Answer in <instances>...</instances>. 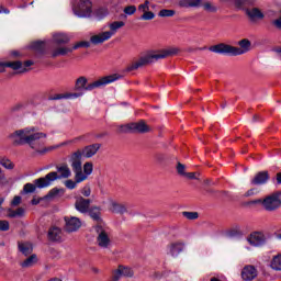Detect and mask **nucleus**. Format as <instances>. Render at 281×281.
<instances>
[{
    "instance_id": "f257e3e1",
    "label": "nucleus",
    "mask_w": 281,
    "mask_h": 281,
    "mask_svg": "<svg viewBox=\"0 0 281 281\" xmlns=\"http://www.w3.org/2000/svg\"><path fill=\"white\" fill-rule=\"evenodd\" d=\"M45 137H47V134L36 131V127L18 130L10 135V138L15 146H23V144H27V146L35 150V153H38V155H45V153L49 150L48 148L41 149L45 144L42 139H45Z\"/></svg>"
},
{
    "instance_id": "f03ea898",
    "label": "nucleus",
    "mask_w": 281,
    "mask_h": 281,
    "mask_svg": "<svg viewBox=\"0 0 281 281\" xmlns=\"http://www.w3.org/2000/svg\"><path fill=\"white\" fill-rule=\"evenodd\" d=\"M181 49L179 47H169L167 49L159 50L155 54H149L144 57H140L137 61L133 63L126 68V71H135L139 69V67H144L146 65H150L153 63H157V60H161L164 58H168V56H177Z\"/></svg>"
},
{
    "instance_id": "7ed1b4c3",
    "label": "nucleus",
    "mask_w": 281,
    "mask_h": 281,
    "mask_svg": "<svg viewBox=\"0 0 281 281\" xmlns=\"http://www.w3.org/2000/svg\"><path fill=\"white\" fill-rule=\"evenodd\" d=\"M69 164L72 172L76 175L77 181L82 182L89 179V176L93 173V164L86 162L82 171V151L77 150L69 157Z\"/></svg>"
},
{
    "instance_id": "20e7f679",
    "label": "nucleus",
    "mask_w": 281,
    "mask_h": 281,
    "mask_svg": "<svg viewBox=\"0 0 281 281\" xmlns=\"http://www.w3.org/2000/svg\"><path fill=\"white\" fill-rule=\"evenodd\" d=\"M120 75H111L87 85V77H79L75 82V91H77V93H82V95H85V91H93V89L106 87V85H111V82H115V80H120Z\"/></svg>"
},
{
    "instance_id": "39448f33",
    "label": "nucleus",
    "mask_w": 281,
    "mask_h": 281,
    "mask_svg": "<svg viewBox=\"0 0 281 281\" xmlns=\"http://www.w3.org/2000/svg\"><path fill=\"white\" fill-rule=\"evenodd\" d=\"M239 47L227 45V44H217L211 46L209 49L214 54H225L228 56H243L251 49V42L247 38L240 40L238 42Z\"/></svg>"
},
{
    "instance_id": "423d86ee",
    "label": "nucleus",
    "mask_w": 281,
    "mask_h": 281,
    "mask_svg": "<svg viewBox=\"0 0 281 281\" xmlns=\"http://www.w3.org/2000/svg\"><path fill=\"white\" fill-rule=\"evenodd\" d=\"M69 177H71V169H69V166L67 165H61L57 167V172L52 171L45 177L36 179L35 183L40 189L49 188V186H52V182L58 181V179H69Z\"/></svg>"
},
{
    "instance_id": "0eeeda50",
    "label": "nucleus",
    "mask_w": 281,
    "mask_h": 281,
    "mask_svg": "<svg viewBox=\"0 0 281 281\" xmlns=\"http://www.w3.org/2000/svg\"><path fill=\"white\" fill-rule=\"evenodd\" d=\"M97 234L95 243L100 249H111L113 247V239H111V229L106 226L97 225L94 226Z\"/></svg>"
},
{
    "instance_id": "6e6552de",
    "label": "nucleus",
    "mask_w": 281,
    "mask_h": 281,
    "mask_svg": "<svg viewBox=\"0 0 281 281\" xmlns=\"http://www.w3.org/2000/svg\"><path fill=\"white\" fill-rule=\"evenodd\" d=\"M72 12L79 19H89L93 12L91 0H80L77 7H72Z\"/></svg>"
},
{
    "instance_id": "1a4fd4ad",
    "label": "nucleus",
    "mask_w": 281,
    "mask_h": 281,
    "mask_svg": "<svg viewBox=\"0 0 281 281\" xmlns=\"http://www.w3.org/2000/svg\"><path fill=\"white\" fill-rule=\"evenodd\" d=\"M262 207L266 212H276L281 209L280 193H272L262 200Z\"/></svg>"
},
{
    "instance_id": "9d476101",
    "label": "nucleus",
    "mask_w": 281,
    "mask_h": 281,
    "mask_svg": "<svg viewBox=\"0 0 281 281\" xmlns=\"http://www.w3.org/2000/svg\"><path fill=\"white\" fill-rule=\"evenodd\" d=\"M148 131H150V127H148L144 121L121 125L119 127L120 133H148Z\"/></svg>"
},
{
    "instance_id": "9b49d317",
    "label": "nucleus",
    "mask_w": 281,
    "mask_h": 281,
    "mask_svg": "<svg viewBox=\"0 0 281 281\" xmlns=\"http://www.w3.org/2000/svg\"><path fill=\"white\" fill-rule=\"evenodd\" d=\"M34 65V61L32 60H26L23 63L21 61H5L1 63L0 67H9L10 69H13L14 71H18V74H27L30 71V67Z\"/></svg>"
},
{
    "instance_id": "f8f14e48",
    "label": "nucleus",
    "mask_w": 281,
    "mask_h": 281,
    "mask_svg": "<svg viewBox=\"0 0 281 281\" xmlns=\"http://www.w3.org/2000/svg\"><path fill=\"white\" fill-rule=\"evenodd\" d=\"M247 241L252 247H262L263 245H267V235H265V233L261 232H255L249 235Z\"/></svg>"
},
{
    "instance_id": "ddd939ff",
    "label": "nucleus",
    "mask_w": 281,
    "mask_h": 281,
    "mask_svg": "<svg viewBox=\"0 0 281 281\" xmlns=\"http://www.w3.org/2000/svg\"><path fill=\"white\" fill-rule=\"evenodd\" d=\"M65 221V229L71 234L72 232H78L79 227H82V222L80 218L75 216H66L64 217Z\"/></svg>"
},
{
    "instance_id": "4468645a",
    "label": "nucleus",
    "mask_w": 281,
    "mask_h": 281,
    "mask_svg": "<svg viewBox=\"0 0 281 281\" xmlns=\"http://www.w3.org/2000/svg\"><path fill=\"white\" fill-rule=\"evenodd\" d=\"M89 207H91L90 199H85L82 198V195L76 198L75 209L77 210V212H80V214H87L89 213Z\"/></svg>"
},
{
    "instance_id": "2eb2a0df",
    "label": "nucleus",
    "mask_w": 281,
    "mask_h": 281,
    "mask_svg": "<svg viewBox=\"0 0 281 281\" xmlns=\"http://www.w3.org/2000/svg\"><path fill=\"white\" fill-rule=\"evenodd\" d=\"M100 148H102V145L100 143L88 145L82 150H80L81 157H86V159H91V157L98 154V150H100Z\"/></svg>"
},
{
    "instance_id": "dca6fc26",
    "label": "nucleus",
    "mask_w": 281,
    "mask_h": 281,
    "mask_svg": "<svg viewBox=\"0 0 281 281\" xmlns=\"http://www.w3.org/2000/svg\"><path fill=\"white\" fill-rule=\"evenodd\" d=\"M110 38H111V33H108V31H105V32H101L92 35L90 37V43L92 45H102V43H106V41H110Z\"/></svg>"
},
{
    "instance_id": "f3484780",
    "label": "nucleus",
    "mask_w": 281,
    "mask_h": 281,
    "mask_svg": "<svg viewBox=\"0 0 281 281\" xmlns=\"http://www.w3.org/2000/svg\"><path fill=\"white\" fill-rule=\"evenodd\" d=\"M258 277V271L254 266H246L241 271V278L245 281H251Z\"/></svg>"
},
{
    "instance_id": "a211bd4d",
    "label": "nucleus",
    "mask_w": 281,
    "mask_h": 281,
    "mask_svg": "<svg viewBox=\"0 0 281 281\" xmlns=\"http://www.w3.org/2000/svg\"><path fill=\"white\" fill-rule=\"evenodd\" d=\"M267 181H269V172L260 171L255 176V178L250 181V183L251 186H265Z\"/></svg>"
},
{
    "instance_id": "6ab92c4d",
    "label": "nucleus",
    "mask_w": 281,
    "mask_h": 281,
    "mask_svg": "<svg viewBox=\"0 0 281 281\" xmlns=\"http://www.w3.org/2000/svg\"><path fill=\"white\" fill-rule=\"evenodd\" d=\"M186 245L181 241H177V243H172L169 245V254L170 256H172L173 258H177V256H179V254H181V251H183V247Z\"/></svg>"
},
{
    "instance_id": "aec40b11",
    "label": "nucleus",
    "mask_w": 281,
    "mask_h": 281,
    "mask_svg": "<svg viewBox=\"0 0 281 281\" xmlns=\"http://www.w3.org/2000/svg\"><path fill=\"white\" fill-rule=\"evenodd\" d=\"M110 210L114 214H126L127 206L124 203H117L115 201H112L111 204H110Z\"/></svg>"
},
{
    "instance_id": "412c9836",
    "label": "nucleus",
    "mask_w": 281,
    "mask_h": 281,
    "mask_svg": "<svg viewBox=\"0 0 281 281\" xmlns=\"http://www.w3.org/2000/svg\"><path fill=\"white\" fill-rule=\"evenodd\" d=\"M69 41L70 38L68 34H65V33L53 34V43H55L56 45H67Z\"/></svg>"
},
{
    "instance_id": "4be33fe9",
    "label": "nucleus",
    "mask_w": 281,
    "mask_h": 281,
    "mask_svg": "<svg viewBox=\"0 0 281 281\" xmlns=\"http://www.w3.org/2000/svg\"><path fill=\"white\" fill-rule=\"evenodd\" d=\"M82 98V92L65 93V94H55L50 100H76Z\"/></svg>"
},
{
    "instance_id": "5701e85b",
    "label": "nucleus",
    "mask_w": 281,
    "mask_h": 281,
    "mask_svg": "<svg viewBox=\"0 0 281 281\" xmlns=\"http://www.w3.org/2000/svg\"><path fill=\"white\" fill-rule=\"evenodd\" d=\"M89 216L92 221H97V223H100L102 221V209L100 206H92L89 209Z\"/></svg>"
},
{
    "instance_id": "b1692460",
    "label": "nucleus",
    "mask_w": 281,
    "mask_h": 281,
    "mask_svg": "<svg viewBox=\"0 0 281 281\" xmlns=\"http://www.w3.org/2000/svg\"><path fill=\"white\" fill-rule=\"evenodd\" d=\"M71 52H74V47H59L52 53V58H56L58 56H67V54H71Z\"/></svg>"
},
{
    "instance_id": "393cba45",
    "label": "nucleus",
    "mask_w": 281,
    "mask_h": 281,
    "mask_svg": "<svg viewBox=\"0 0 281 281\" xmlns=\"http://www.w3.org/2000/svg\"><path fill=\"white\" fill-rule=\"evenodd\" d=\"M61 231L58 227H53L48 231V238L49 240H52L53 243H59L60 238H61Z\"/></svg>"
},
{
    "instance_id": "a878e982",
    "label": "nucleus",
    "mask_w": 281,
    "mask_h": 281,
    "mask_svg": "<svg viewBox=\"0 0 281 281\" xmlns=\"http://www.w3.org/2000/svg\"><path fill=\"white\" fill-rule=\"evenodd\" d=\"M247 14L251 21H258L265 19V14L258 9L254 8L247 11Z\"/></svg>"
},
{
    "instance_id": "bb28decb",
    "label": "nucleus",
    "mask_w": 281,
    "mask_h": 281,
    "mask_svg": "<svg viewBox=\"0 0 281 281\" xmlns=\"http://www.w3.org/2000/svg\"><path fill=\"white\" fill-rule=\"evenodd\" d=\"M125 23L123 21H115V22H112L109 27H110V31H106L108 34H111V38L113 36H115V34L117 33V30L124 27Z\"/></svg>"
},
{
    "instance_id": "cd10ccee",
    "label": "nucleus",
    "mask_w": 281,
    "mask_h": 281,
    "mask_svg": "<svg viewBox=\"0 0 281 281\" xmlns=\"http://www.w3.org/2000/svg\"><path fill=\"white\" fill-rule=\"evenodd\" d=\"M9 218H23L25 216V209L19 207L16 210L9 209L8 210Z\"/></svg>"
},
{
    "instance_id": "c85d7f7f",
    "label": "nucleus",
    "mask_w": 281,
    "mask_h": 281,
    "mask_svg": "<svg viewBox=\"0 0 281 281\" xmlns=\"http://www.w3.org/2000/svg\"><path fill=\"white\" fill-rule=\"evenodd\" d=\"M38 262V257L36 255H31L23 262H21V267L23 269H30V267H34Z\"/></svg>"
},
{
    "instance_id": "c756f323",
    "label": "nucleus",
    "mask_w": 281,
    "mask_h": 281,
    "mask_svg": "<svg viewBox=\"0 0 281 281\" xmlns=\"http://www.w3.org/2000/svg\"><path fill=\"white\" fill-rule=\"evenodd\" d=\"M18 247L19 251H21V254H23L24 256H30V254H32V251L34 250L32 244L30 243H19Z\"/></svg>"
},
{
    "instance_id": "7c9ffc66",
    "label": "nucleus",
    "mask_w": 281,
    "mask_h": 281,
    "mask_svg": "<svg viewBox=\"0 0 281 281\" xmlns=\"http://www.w3.org/2000/svg\"><path fill=\"white\" fill-rule=\"evenodd\" d=\"M117 274L124 276V278H133V276H135V272H133V269L127 268V267H122L120 266L119 269L116 270Z\"/></svg>"
},
{
    "instance_id": "2f4dec72",
    "label": "nucleus",
    "mask_w": 281,
    "mask_h": 281,
    "mask_svg": "<svg viewBox=\"0 0 281 281\" xmlns=\"http://www.w3.org/2000/svg\"><path fill=\"white\" fill-rule=\"evenodd\" d=\"M177 14V11L172 10V9H161L158 12V16L160 19H170L172 16H175Z\"/></svg>"
},
{
    "instance_id": "473e14b6",
    "label": "nucleus",
    "mask_w": 281,
    "mask_h": 281,
    "mask_svg": "<svg viewBox=\"0 0 281 281\" xmlns=\"http://www.w3.org/2000/svg\"><path fill=\"white\" fill-rule=\"evenodd\" d=\"M31 49H34V52H37V54H45V42H34L31 44Z\"/></svg>"
},
{
    "instance_id": "72a5a7b5",
    "label": "nucleus",
    "mask_w": 281,
    "mask_h": 281,
    "mask_svg": "<svg viewBox=\"0 0 281 281\" xmlns=\"http://www.w3.org/2000/svg\"><path fill=\"white\" fill-rule=\"evenodd\" d=\"M270 267L274 271H281V255H277L272 258Z\"/></svg>"
},
{
    "instance_id": "f704fd0d",
    "label": "nucleus",
    "mask_w": 281,
    "mask_h": 281,
    "mask_svg": "<svg viewBox=\"0 0 281 281\" xmlns=\"http://www.w3.org/2000/svg\"><path fill=\"white\" fill-rule=\"evenodd\" d=\"M0 166L7 170H14V162L5 157L0 158Z\"/></svg>"
},
{
    "instance_id": "c9c22d12",
    "label": "nucleus",
    "mask_w": 281,
    "mask_h": 281,
    "mask_svg": "<svg viewBox=\"0 0 281 281\" xmlns=\"http://www.w3.org/2000/svg\"><path fill=\"white\" fill-rule=\"evenodd\" d=\"M78 183H81V182H78V179L76 178V173H75V180H71V179L66 180L65 187L68 190H76V188H78Z\"/></svg>"
},
{
    "instance_id": "e433bc0d",
    "label": "nucleus",
    "mask_w": 281,
    "mask_h": 281,
    "mask_svg": "<svg viewBox=\"0 0 281 281\" xmlns=\"http://www.w3.org/2000/svg\"><path fill=\"white\" fill-rule=\"evenodd\" d=\"M36 188H38V186L33 184V183H26L23 188V192L25 194H32L33 192H36Z\"/></svg>"
},
{
    "instance_id": "4c0bfd02",
    "label": "nucleus",
    "mask_w": 281,
    "mask_h": 281,
    "mask_svg": "<svg viewBox=\"0 0 281 281\" xmlns=\"http://www.w3.org/2000/svg\"><path fill=\"white\" fill-rule=\"evenodd\" d=\"M182 216L184 218H188V221H196L199 218V213L198 212H182Z\"/></svg>"
},
{
    "instance_id": "58836bf2",
    "label": "nucleus",
    "mask_w": 281,
    "mask_h": 281,
    "mask_svg": "<svg viewBox=\"0 0 281 281\" xmlns=\"http://www.w3.org/2000/svg\"><path fill=\"white\" fill-rule=\"evenodd\" d=\"M148 11H150V1L146 0L144 3L138 5V12L145 14Z\"/></svg>"
},
{
    "instance_id": "ea45409f",
    "label": "nucleus",
    "mask_w": 281,
    "mask_h": 281,
    "mask_svg": "<svg viewBox=\"0 0 281 281\" xmlns=\"http://www.w3.org/2000/svg\"><path fill=\"white\" fill-rule=\"evenodd\" d=\"M123 12L127 16H133V14H135V12H137V7H135V5H127V7L124 8Z\"/></svg>"
},
{
    "instance_id": "a19ab883",
    "label": "nucleus",
    "mask_w": 281,
    "mask_h": 281,
    "mask_svg": "<svg viewBox=\"0 0 281 281\" xmlns=\"http://www.w3.org/2000/svg\"><path fill=\"white\" fill-rule=\"evenodd\" d=\"M139 19L140 21H153V19H155V14L153 13V11H146L140 15Z\"/></svg>"
},
{
    "instance_id": "79ce46f5",
    "label": "nucleus",
    "mask_w": 281,
    "mask_h": 281,
    "mask_svg": "<svg viewBox=\"0 0 281 281\" xmlns=\"http://www.w3.org/2000/svg\"><path fill=\"white\" fill-rule=\"evenodd\" d=\"M80 194L86 198L91 196V187L89 184H86L82 189H80Z\"/></svg>"
},
{
    "instance_id": "37998d69",
    "label": "nucleus",
    "mask_w": 281,
    "mask_h": 281,
    "mask_svg": "<svg viewBox=\"0 0 281 281\" xmlns=\"http://www.w3.org/2000/svg\"><path fill=\"white\" fill-rule=\"evenodd\" d=\"M80 47L89 48L91 47V42H87V41L78 42L75 46H72V49H80Z\"/></svg>"
},
{
    "instance_id": "c03bdc74",
    "label": "nucleus",
    "mask_w": 281,
    "mask_h": 281,
    "mask_svg": "<svg viewBox=\"0 0 281 281\" xmlns=\"http://www.w3.org/2000/svg\"><path fill=\"white\" fill-rule=\"evenodd\" d=\"M58 194H60V189H52L46 195V199H56Z\"/></svg>"
},
{
    "instance_id": "a18cd8bd",
    "label": "nucleus",
    "mask_w": 281,
    "mask_h": 281,
    "mask_svg": "<svg viewBox=\"0 0 281 281\" xmlns=\"http://www.w3.org/2000/svg\"><path fill=\"white\" fill-rule=\"evenodd\" d=\"M177 171H178V175H180L181 177H186V165L181 164V162H178L177 165Z\"/></svg>"
},
{
    "instance_id": "49530a36",
    "label": "nucleus",
    "mask_w": 281,
    "mask_h": 281,
    "mask_svg": "<svg viewBox=\"0 0 281 281\" xmlns=\"http://www.w3.org/2000/svg\"><path fill=\"white\" fill-rule=\"evenodd\" d=\"M10 229L9 221H0V232H8Z\"/></svg>"
},
{
    "instance_id": "de8ad7c7",
    "label": "nucleus",
    "mask_w": 281,
    "mask_h": 281,
    "mask_svg": "<svg viewBox=\"0 0 281 281\" xmlns=\"http://www.w3.org/2000/svg\"><path fill=\"white\" fill-rule=\"evenodd\" d=\"M12 207H16V205H21V196L15 195L11 202Z\"/></svg>"
},
{
    "instance_id": "09e8293b",
    "label": "nucleus",
    "mask_w": 281,
    "mask_h": 281,
    "mask_svg": "<svg viewBox=\"0 0 281 281\" xmlns=\"http://www.w3.org/2000/svg\"><path fill=\"white\" fill-rule=\"evenodd\" d=\"M204 9L207 10L209 12H216V8L212 7L210 2H206L204 4Z\"/></svg>"
},
{
    "instance_id": "8fccbe9b",
    "label": "nucleus",
    "mask_w": 281,
    "mask_h": 281,
    "mask_svg": "<svg viewBox=\"0 0 281 281\" xmlns=\"http://www.w3.org/2000/svg\"><path fill=\"white\" fill-rule=\"evenodd\" d=\"M201 0H190V8H199Z\"/></svg>"
},
{
    "instance_id": "3c124183",
    "label": "nucleus",
    "mask_w": 281,
    "mask_h": 281,
    "mask_svg": "<svg viewBox=\"0 0 281 281\" xmlns=\"http://www.w3.org/2000/svg\"><path fill=\"white\" fill-rule=\"evenodd\" d=\"M181 8H190V0H180Z\"/></svg>"
},
{
    "instance_id": "603ef678",
    "label": "nucleus",
    "mask_w": 281,
    "mask_h": 281,
    "mask_svg": "<svg viewBox=\"0 0 281 281\" xmlns=\"http://www.w3.org/2000/svg\"><path fill=\"white\" fill-rule=\"evenodd\" d=\"M24 108L25 105H23V103H18L12 108V111H21Z\"/></svg>"
},
{
    "instance_id": "864d4df0",
    "label": "nucleus",
    "mask_w": 281,
    "mask_h": 281,
    "mask_svg": "<svg viewBox=\"0 0 281 281\" xmlns=\"http://www.w3.org/2000/svg\"><path fill=\"white\" fill-rule=\"evenodd\" d=\"M184 177H187V179H196V173L195 172H187L184 175Z\"/></svg>"
},
{
    "instance_id": "5fc2aeb1",
    "label": "nucleus",
    "mask_w": 281,
    "mask_h": 281,
    "mask_svg": "<svg viewBox=\"0 0 281 281\" xmlns=\"http://www.w3.org/2000/svg\"><path fill=\"white\" fill-rule=\"evenodd\" d=\"M254 194H256V189H250L244 194V196H254Z\"/></svg>"
},
{
    "instance_id": "6e6d98bb",
    "label": "nucleus",
    "mask_w": 281,
    "mask_h": 281,
    "mask_svg": "<svg viewBox=\"0 0 281 281\" xmlns=\"http://www.w3.org/2000/svg\"><path fill=\"white\" fill-rule=\"evenodd\" d=\"M121 276L116 272V270L114 271V274L112 277V279L110 281H120Z\"/></svg>"
},
{
    "instance_id": "4d7b16f0",
    "label": "nucleus",
    "mask_w": 281,
    "mask_h": 281,
    "mask_svg": "<svg viewBox=\"0 0 281 281\" xmlns=\"http://www.w3.org/2000/svg\"><path fill=\"white\" fill-rule=\"evenodd\" d=\"M0 14H10V10L8 8L1 7Z\"/></svg>"
},
{
    "instance_id": "13d9d810",
    "label": "nucleus",
    "mask_w": 281,
    "mask_h": 281,
    "mask_svg": "<svg viewBox=\"0 0 281 281\" xmlns=\"http://www.w3.org/2000/svg\"><path fill=\"white\" fill-rule=\"evenodd\" d=\"M252 205H258V203H261L262 205V200L258 199V200H254L250 202Z\"/></svg>"
},
{
    "instance_id": "bf43d9fd",
    "label": "nucleus",
    "mask_w": 281,
    "mask_h": 281,
    "mask_svg": "<svg viewBox=\"0 0 281 281\" xmlns=\"http://www.w3.org/2000/svg\"><path fill=\"white\" fill-rule=\"evenodd\" d=\"M277 183L281 186V173H277Z\"/></svg>"
},
{
    "instance_id": "052dcab7",
    "label": "nucleus",
    "mask_w": 281,
    "mask_h": 281,
    "mask_svg": "<svg viewBox=\"0 0 281 281\" xmlns=\"http://www.w3.org/2000/svg\"><path fill=\"white\" fill-rule=\"evenodd\" d=\"M3 201H5V199L1 198L0 199V210H1V206L3 205Z\"/></svg>"
},
{
    "instance_id": "680f3d73",
    "label": "nucleus",
    "mask_w": 281,
    "mask_h": 281,
    "mask_svg": "<svg viewBox=\"0 0 281 281\" xmlns=\"http://www.w3.org/2000/svg\"><path fill=\"white\" fill-rule=\"evenodd\" d=\"M32 205H38V201L32 200Z\"/></svg>"
},
{
    "instance_id": "e2e57ef3",
    "label": "nucleus",
    "mask_w": 281,
    "mask_h": 281,
    "mask_svg": "<svg viewBox=\"0 0 281 281\" xmlns=\"http://www.w3.org/2000/svg\"><path fill=\"white\" fill-rule=\"evenodd\" d=\"M12 56H19V52H13Z\"/></svg>"
},
{
    "instance_id": "0e129e2a",
    "label": "nucleus",
    "mask_w": 281,
    "mask_h": 281,
    "mask_svg": "<svg viewBox=\"0 0 281 281\" xmlns=\"http://www.w3.org/2000/svg\"><path fill=\"white\" fill-rule=\"evenodd\" d=\"M108 14H109V12L105 11L104 14H103V16H106Z\"/></svg>"
},
{
    "instance_id": "69168bd1",
    "label": "nucleus",
    "mask_w": 281,
    "mask_h": 281,
    "mask_svg": "<svg viewBox=\"0 0 281 281\" xmlns=\"http://www.w3.org/2000/svg\"><path fill=\"white\" fill-rule=\"evenodd\" d=\"M61 146H67V143H63Z\"/></svg>"
},
{
    "instance_id": "338daca9",
    "label": "nucleus",
    "mask_w": 281,
    "mask_h": 281,
    "mask_svg": "<svg viewBox=\"0 0 281 281\" xmlns=\"http://www.w3.org/2000/svg\"><path fill=\"white\" fill-rule=\"evenodd\" d=\"M1 172H2V170H1V168H0V176H1Z\"/></svg>"
}]
</instances>
